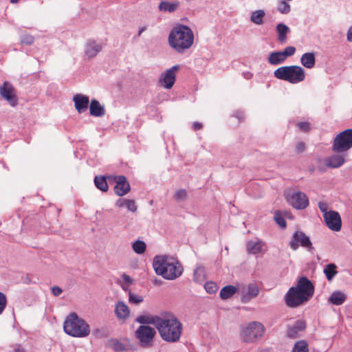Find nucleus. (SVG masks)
<instances>
[{"label":"nucleus","instance_id":"nucleus-25","mask_svg":"<svg viewBox=\"0 0 352 352\" xmlns=\"http://www.w3.org/2000/svg\"><path fill=\"white\" fill-rule=\"evenodd\" d=\"M344 162V159L342 155H333L325 159V165L331 168H338Z\"/></svg>","mask_w":352,"mask_h":352},{"label":"nucleus","instance_id":"nucleus-14","mask_svg":"<svg viewBox=\"0 0 352 352\" xmlns=\"http://www.w3.org/2000/svg\"><path fill=\"white\" fill-rule=\"evenodd\" d=\"M323 217L327 226L330 230L336 232H338L341 230L342 220L338 212L330 210L328 213H326Z\"/></svg>","mask_w":352,"mask_h":352},{"label":"nucleus","instance_id":"nucleus-34","mask_svg":"<svg viewBox=\"0 0 352 352\" xmlns=\"http://www.w3.org/2000/svg\"><path fill=\"white\" fill-rule=\"evenodd\" d=\"M265 15V12L263 10H257L252 12L250 21L256 25H262L263 23V17Z\"/></svg>","mask_w":352,"mask_h":352},{"label":"nucleus","instance_id":"nucleus-21","mask_svg":"<svg viewBox=\"0 0 352 352\" xmlns=\"http://www.w3.org/2000/svg\"><path fill=\"white\" fill-rule=\"evenodd\" d=\"M180 6V2L178 0H173V1H162L159 6L158 9L160 12H175Z\"/></svg>","mask_w":352,"mask_h":352},{"label":"nucleus","instance_id":"nucleus-22","mask_svg":"<svg viewBox=\"0 0 352 352\" xmlns=\"http://www.w3.org/2000/svg\"><path fill=\"white\" fill-rule=\"evenodd\" d=\"M102 49V46L100 43H97L95 41H88L85 50V55L89 58L95 57Z\"/></svg>","mask_w":352,"mask_h":352},{"label":"nucleus","instance_id":"nucleus-12","mask_svg":"<svg viewBox=\"0 0 352 352\" xmlns=\"http://www.w3.org/2000/svg\"><path fill=\"white\" fill-rule=\"evenodd\" d=\"M179 69V65H176L162 74L159 80L160 85L168 89L172 88L176 80L175 72Z\"/></svg>","mask_w":352,"mask_h":352},{"label":"nucleus","instance_id":"nucleus-29","mask_svg":"<svg viewBox=\"0 0 352 352\" xmlns=\"http://www.w3.org/2000/svg\"><path fill=\"white\" fill-rule=\"evenodd\" d=\"M268 62L272 65H278L285 60V58L280 51L273 52L268 56Z\"/></svg>","mask_w":352,"mask_h":352},{"label":"nucleus","instance_id":"nucleus-51","mask_svg":"<svg viewBox=\"0 0 352 352\" xmlns=\"http://www.w3.org/2000/svg\"><path fill=\"white\" fill-rule=\"evenodd\" d=\"M305 144L303 142H298L296 145V151L297 153H300L305 151Z\"/></svg>","mask_w":352,"mask_h":352},{"label":"nucleus","instance_id":"nucleus-56","mask_svg":"<svg viewBox=\"0 0 352 352\" xmlns=\"http://www.w3.org/2000/svg\"><path fill=\"white\" fill-rule=\"evenodd\" d=\"M122 279L125 283H126L129 285L131 284L133 282V279L129 275L125 274L122 275Z\"/></svg>","mask_w":352,"mask_h":352},{"label":"nucleus","instance_id":"nucleus-32","mask_svg":"<svg viewBox=\"0 0 352 352\" xmlns=\"http://www.w3.org/2000/svg\"><path fill=\"white\" fill-rule=\"evenodd\" d=\"M323 272L329 281H331L338 274L337 266L334 263H329L325 265Z\"/></svg>","mask_w":352,"mask_h":352},{"label":"nucleus","instance_id":"nucleus-50","mask_svg":"<svg viewBox=\"0 0 352 352\" xmlns=\"http://www.w3.org/2000/svg\"><path fill=\"white\" fill-rule=\"evenodd\" d=\"M51 290H52V294L54 296H58L63 292V289L60 287H59L58 286H53L51 288Z\"/></svg>","mask_w":352,"mask_h":352},{"label":"nucleus","instance_id":"nucleus-57","mask_svg":"<svg viewBox=\"0 0 352 352\" xmlns=\"http://www.w3.org/2000/svg\"><path fill=\"white\" fill-rule=\"evenodd\" d=\"M346 39L349 42H352V25L347 30Z\"/></svg>","mask_w":352,"mask_h":352},{"label":"nucleus","instance_id":"nucleus-41","mask_svg":"<svg viewBox=\"0 0 352 352\" xmlns=\"http://www.w3.org/2000/svg\"><path fill=\"white\" fill-rule=\"evenodd\" d=\"M144 298L140 295H137L131 292L129 293V302L131 304L138 305L143 302Z\"/></svg>","mask_w":352,"mask_h":352},{"label":"nucleus","instance_id":"nucleus-30","mask_svg":"<svg viewBox=\"0 0 352 352\" xmlns=\"http://www.w3.org/2000/svg\"><path fill=\"white\" fill-rule=\"evenodd\" d=\"M109 346L111 347L115 352H124L129 350L122 342L116 338H111L108 341Z\"/></svg>","mask_w":352,"mask_h":352},{"label":"nucleus","instance_id":"nucleus-2","mask_svg":"<svg viewBox=\"0 0 352 352\" xmlns=\"http://www.w3.org/2000/svg\"><path fill=\"white\" fill-rule=\"evenodd\" d=\"M156 329L162 339L167 342L179 341L183 331L182 324L170 312L162 313V317Z\"/></svg>","mask_w":352,"mask_h":352},{"label":"nucleus","instance_id":"nucleus-6","mask_svg":"<svg viewBox=\"0 0 352 352\" xmlns=\"http://www.w3.org/2000/svg\"><path fill=\"white\" fill-rule=\"evenodd\" d=\"M274 75L277 79L285 80L292 84L298 83L305 78V70L297 65L278 67L274 72Z\"/></svg>","mask_w":352,"mask_h":352},{"label":"nucleus","instance_id":"nucleus-31","mask_svg":"<svg viewBox=\"0 0 352 352\" xmlns=\"http://www.w3.org/2000/svg\"><path fill=\"white\" fill-rule=\"evenodd\" d=\"M206 278L204 267L199 265L196 267L193 273V280L195 282L201 284Z\"/></svg>","mask_w":352,"mask_h":352},{"label":"nucleus","instance_id":"nucleus-24","mask_svg":"<svg viewBox=\"0 0 352 352\" xmlns=\"http://www.w3.org/2000/svg\"><path fill=\"white\" fill-rule=\"evenodd\" d=\"M301 64L307 69H311L315 66L316 56L314 52H307L300 58Z\"/></svg>","mask_w":352,"mask_h":352},{"label":"nucleus","instance_id":"nucleus-17","mask_svg":"<svg viewBox=\"0 0 352 352\" xmlns=\"http://www.w3.org/2000/svg\"><path fill=\"white\" fill-rule=\"evenodd\" d=\"M73 101L76 111L79 113H84L88 108L89 102V97L80 94H77L74 96Z\"/></svg>","mask_w":352,"mask_h":352},{"label":"nucleus","instance_id":"nucleus-4","mask_svg":"<svg viewBox=\"0 0 352 352\" xmlns=\"http://www.w3.org/2000/svg\"><path fill=\"white\" fill-rule=\"evenodd\" d=\"M169 45L178 53H183L189 49L194 41L192 30L187 25L175 26L169 33Z\"/></svg>","mask_w":352,"mask_h":352},{"label":"nucleus","instance_id":"nucleus-61","mask_svg":"<svg viewBox=\"0 0 352 352\" xmlns=\"http://www.w3.org/2000/svg\"><path fill=\"white\" fill-rule=\"evenodd\" d=\"M161 283V280H157V279L155 280V284H160Z\"/></svg>","mask_w":352,"mask_h":352},{"label":"nucleus","instance_id":"nucleus-18","mask_svg":"<svg viewBox=\"0 0 352 352\" xmlns=\"http://www.w3.org/2000/svg\"><path fill=\"white\" fill-rule=\"evenodd\" d=\"M114 313L118 320H125L129 318L130 309L123 301L120 300L116 304Z\"/></svg>","mask_w":352,"mask_h":352},{"label":"nucleus","instance_id":"nucleus-53","mask_svg":"<svg viewBox=\"0 0 352 352\" xmlns=\"http://www.w3.org/2000/svg\"><path fill=\"white\" fill-rule=\"evenodd\" d=\"M234 117L238 118V120L241 122L244 120V113L241 111H236L234 112Z\"/></svg>","mask_w":352,"mask_h":352},{"label":"nucleus","instance_id":"nucleus-9","mask_svg":"<svg viewBox=\"0 0 352 352\" xmlns=\"http://www.w3.org/2000/svg\"><path fill=\"white\" fill-rule=\"evenodd\" d=\"M264 327L258 322L250 323L241 333V337L245 342H252L263 336Z\"/></svg>","mask_w":352,"mask_h":352},{"label":"nucleus","instance_id":"nucleus-11","mask_svg":"<svg viewBox=\"0 0 352 352\" xmlns=\"http://www.w3.org/2000/svg\"><path fill=\"white\" fill-rule=\"evenodd\" d=\"M287 202L294 208L302 210L309 205V200L307 195L300 191L294 192L287 195Z\"/></svg>","mask_w":352,"mask_h":352},{"label":"nucleus","instance_id":"nucleus-38","mask_svg":"<svg viewBox=\"0 0 352 352\" xmlns=\"http://www.w3.org/2000/svg\"><path fill=\"white\" fill-rule=\"evenodd\" d=\"M277 10L281 14H287L291 11V6L286 0H280L278 2Z\"/></svg>","mask_w":352,"mask_h":352},{"label":"nucleus","instance_id":"nucleus-3","mask_svg":"<svg viewBox=\"0 0 352 352\" xmlns=\"http://www.w3.org/2000/svg\"><path fill=\"white\" fill-rule=\"evenodd\" d=\"M153 267L157 275L166 280H175L184 271L177 259L167 255H157L154 257Z\"/></svg>","mask_w":352,"mask_h":352},{"label":"nucleus","instance_id":"nucleus-33","mask_svg":"<svg viewBox=\"0 0 352 352\" xmlns=\"http://www.w3.org/2000/svg\"><path fill=\"white\" fill-rule=\"evenodd\" d=\"M94 184L98 189L102 192H107L109 189L107 178L105 176H96L94 178Z\"/></svg>","mask_w":352,"mask_h":352},{"label":"nucleus","instance_id":"nucleus-43","mask_svg":"<svg viewBox=\"0 0 352 352\" xmlns=\"http://www.w3.org/2000/svg\"><path fill=\"white\" fill-rule=\"evenodd\" d=\"M34 37L28 34H21L20 36V41L23 44L25 45H31L34 43Z\"/></svg>","mask_w":352,"mask_h":352},{"label":"nucleus","instance_id":"nucleus-1","mask_svg":"<svg viewBox=\"0 0 352 352\" xmlns=\"http://www.w3.org/2000/svg\"><path fill=\"white\" fill-rule=\"evenodd\" d=\"M314 294V286L305 276L300 277L296 286L289 289L285 296L286 305L291 308L297 307L308 301Z\"/></svg>","mask_w":352,"mask_h":352},{"label":"nucleus","instance_id":"nucleus-27","mask_svg":"<svg viewBox=\"0 0 352 352\" xmlns=\"http://www.w3.org/2000/svg\"><path fill=\"white\" fill-rule=\"evenodd\" d=\"M278 40L280 43H284L287 41V34L290 32L289 28L284 23H280L276 25Z\"/></svg>","mask_w":352,"mask_h":352},{"label":"nucleus","instance_id":"nucleus-20","mask_svg":"<svg viewBox=\"0 0 352 352\" xmlns=\"http://www.w3.org/2000/svg\"><path fill=\"white\" fill-rule=\"evenodd\" d=\"M306 327L305 322L302 320H296L292 326L287 328V335L290 338H296L299 333L304 331Z\"/></svg>","mask_w":352,"mask_h":352},{"label":"nucleus","instance_id":"nucleus-37","mask_svg":"<svg viewBox=\"0 0 352 352\" xmlns=\"http://www.w3.org/2000/svg\"><path fill=\"white\" fill-rule=\"evenodd\" d=\"M308 344L305 340L296 342L292 349V352H308Z\"/></svg>","mask_w":352,"mask_h":352},{"label":"nucleus","instance_id":"nucleus-19","mask_svg":"<svg viewBox=\"0 0 352 352\" xmlns=\"http://www.w3.org/2000/svg\"><path fill=\"white\" fill-rule=\"evenodd\" d=\"M162 314L157 315H140L135 319V322L141 324L142 325L153 324L157 328V324L160 320Z\"/></svg>","mask_w":352,"mask_h":352},{"label":"nucleus","instance_id":"nucleus-39","mask_svg":"<svg viewBox=\"0 0 352 352\" xmlns=\"http://www.w3.org/2000/svg\"><path fill=\"white\" fill-rule=\"evenodd\" d=\"M274 219L276 223L281 228H285L287 226L286 221L283 217L282 216L280 211L277 210L274 213Z\"/></svg>","mask_w":352,"mask_h":352},{"label":"nucleus","instance_id":"nucleus-16","mask_svg":"<svg viewBox=\"0 0 352 352\" xmlns=\"http://www.w3.org/2000/svg\"><path fill=\"white\" fill-rule=\"evenodd\" d=\"M114 179L116 183L114 186V192L118 196H124L131 190V186L125 176L118 175L115 177Z\"/></svg>","mask_w":352,"mask_h":352},{"label":"nucleus","instance_id":"nucleus-59","mask_svg":"<svg viewBox=\"0 0 352 352\" xmlns=\"http://www.w3.org/2000/svg\"><path fill=\"white\" fill-rule=\"evenodd\" d=\"M243 75H244V77L247 79H250L252 76V74L250 72L244 73Z\"/></svg>","mask_w":352,"mask_h":352},{"label":"nucleus","instance_id":"nucleus-58","mask_svg":"<svg viewBox=\"0 0 352 352\" xmlns=\"http://www.w3.org/2000/svg\"><path fill=\"white\" fill-rule=\"evenodd\" d=\"M146 26L140 28L139 30H138V36H140L141 35V34L146 30Z\"/></svg>","mask_w":352,"mask_h":352},{"label":"nucleus","instance_id":"nucleus-60","mask_svg":"<svg viewBox=\"0 0 352 352\" xmlns=\"http://www.w3.org/2000/svg\"><path fill=\"white\" fill-rule=\"evenodd\" d=\"M19 1V0H10V2H11L12 3H17Z\"/></svg>","mask_w":352,"mask_h":352},{"label":"nucleus","instance_id":"nucleus-35","mask_svg":"<svg viewBox=\"0 0 352 352\" xmlns=\"http://www.w3.org/2000/svg\"><path fill=\"white\" fill-rule=\"evenodd\" d=\"M261 243L260 241H249L247 243V250L250 253L256 254L261 251Z\"/></svg>","mask_w":352,"mask_h":352},{"label":"nucleus","instance_id":"nucleus-54","mask_svg":"<svg viewBox=\"0 0 352 352\" xmlns=\"http://www.w3.org/2000/svg\"><path fill=\"white\" fill-rule=\"evenodd\" d=\"M12 352H25V350L21 346V344H15Z\"/></svg>","mask_w":352,"mask_h":352},{"label":"nucleus","instance_id":"nucleus-55","mask_svg":"<svg viewBox=\"0 0 352 352\" xmlns=\"http://www.w3.org/2000/svg\"><path fill=\"white\" fill-rule=\"evenodd\" d=\"M202 127H203V125L201 122H195L192 124V129L194 131L199 130V129H202Z\"/></svg>","mask_w":352,"mask_h":352},{"label":"nucleus","instance_id":"nucleus-15","mask_svg":"<svg viewBox=\"0 0 352 352\" xmlns=\"http://www.w3.org/2000/svg\"><path fill=\"white\" fill-rule=\"evenodd\" d=\"M260 289L256 283H250L247 288L243 287L241 290V298L243 303H248L253 298L258 296Z\"/></svg>","mask_w":352,"mask_h":352},{"label":"nucleus","instance_id":"nucleus-52","mask_svg":"<svg viewBox=\"0 0 352 352\" xmlns=\"http://www.w3.org/2000/svg\"><path fill=\"white\" fill-rule=\"evenodd\" d=\"M126 201V199H118L116 202V206L118 208H122L125 206Z\"/></svg>","mask_w":352,"mask_h":352},{"label":"nucleus","instance_id":"nucleus-7","mask_svg":"<svg viewBox=\"0 0 352 352\" xmlns=\"http://www.w3.org/2000/svg\"><path fill=\"white\" fill-rule=\"evenodd\" d=\"M155 335V329L149 325H140L135 331V336L142 348L151 347Z\"/></svg>","mask_w":352,"mask_h":352},{"label":"nucleus","instance_id":"nucleus-5","mask_svg":"<svg viewBox=\"0 0 352 352\" xmlns=\"http://www.w3.org/2000/svg\"><path fill=\"white\" fill-rule=\"evenodd\" d=\"M63 330L67 335L75 338H85L90 333L89 325L74 312L70 313L66 317Z\"/></svg>","mask_w":352,"mask_h":352},{"label":"nucleus","instance_id":"nucleus-26","mask_svg":"<svg viewBox=\"0 0 352 352\" xmlns=\"http://www.w3.org/2000/svg\"><path fill=\"white\" fill-rule=\"evenodd\" d=\"M346 299V295L340 291L333 292L329 296L328 301L334 305H342Z\"/></svg>","mask_w":352,"mask_h":352},{"label":"nucleus","instance_id":"nucleus-40","mask_svg":"<svg viewBox=\"0 0 352 352\" xmlns=\"http://www.w3.org/2000/svg\"><path fill=\"white\" fill-rule=\"evenodd\" d=\"M204 288L207 293L212 294L217 292L219 287L214 282L208 281L205 283Z\"/></svg>","mask_w":352,"mask_h":352},{"label":"nucleus","instance_id":"nucleus-44","mask_svg":"<svg viewBox=\"0 0 352 352\" xmlns=\"http://www.w3.org/2000/svg\"><path fill=\"white\" fill-rule=\"evenodd\" d=\"M296 52V48L293 46H289L285 48V50L281 52L283 54L285 58L286 59L288 56H292Z\"/></svg>","mask_w":352,"mask_h":352},{"label":"nucleus","instance_id":"nucleus-47","mask_svg":"<svg viewBox=\"0 0 352 352\" xmlns=\"http://www.w3.org/2000/svg\"><path fill=\"white\" fill-rule=\"evenodd\" d=\"M7 304L6 296L2 292H0V314L3 311Z\"/></svg>","mask_w":352,"mask_h":352},{"label":"nucleus","instance_id":"nucleus-28","mask_svg":"<svg viewBox=\"0 0 352 352\" xmlns=\"http://www.w3.org/2000/svg\"><path fill=\"white\" fill-rule=\"evenodd\" d=\"M237 292V288L234 285H226L223 287L219 293L220 298L222 300H227L231 298Z\"/></svg>","mask_w":352,"mask_h":352},{"label":"nucleus","instance_id":"nucleus-45","mask_svg":"<svg viewBox=\"0 0 352 352\" xmlns=\"http://www.w3.org/2000/svg\"><path fill=\"white\" fill-rule=\"evenodd\" d=\"M125 206L129 211L135 212L137 210V206L133 199H127Z\"/></svg>","mask_w":352,"mask_h":352},{"label":"nucleus","instance_id":"nucleus-46","mask_svg":"<svg viewBox=\"0 0 352 352\" xmlns=\"http://www.w3.org/2000/svg\"><path fill=\"white\" fill-rule=\"evenodd\" d=\"M297 126L298 129L303 131V132H307L310 130L311 126L310 124L307 122H300L297 123Z\"/></svg>","mask_w":352,"mask_h":352},{"label":"nucleus","instance_id":"nucleus-13","mask_svg":"<svg viewBox=\"0 0 352 352\" xmlns=\"http://www.w3.org/2000/svg\"><path fill=\"white\" fill-rule=\"evenodd\" d=\"M0 95L7 100L12 107H15L18 104L14 88L11 83L7 81L3 83L0 87Z\"/></svg>","mask_w":352,"mask_h":352},{"label":"nucleus","instance_id":"nucleus-8","mask_svg":"<svg viewBox=\"0 0 352 352\" xmlns=\"http://www.w3.org/2000/svg\"><path fill=\"white\" fill-rule=\"evenodd\" d=\"M352 147V129H347L335 138L332 150L336 153L345 152Z\"/></svg>","mask_w":352,"mask_h":352},{"label":"nucleus","instance_id":"nucleus-42","mask_svg":"<svg viewBox=\"0 0 352 352\" xmlns=\"http://www.w3.org/2000/svg\"><path fill=\"white\" fill-rule=\"evenodd\" d=\"M188 194L185 189H180L177 190L174 194V198L175 200L184 201L187 198Z\"/></svg>","mask_w":352,"mask_h":352},{"label":"nucleus","instance_id":"nucleus-10","mask_svg":"<svg viewBox=\"0 0 352 352\" xmlns=\"http://www.w3.org/2000/svg\"><path fill=\"white\" fill-rule=\"evenodd\" d=\"M300 245L307 248H313L309 237L302 231H296L289 242V246L293 250H296Z\"/></svg>","mask_w":352,"mask_h":352},{"label":"nucleus","instance_id":"nucleus-49","mask_svg":"<svg viewBox=\"0 0 352 352\" xmlns=\"http://www.w3.org/2000/svg\"><path fill=\"white\" fill-rule=\"evenodd\" d=\"M318 208L323 213V216L325 215L326 213H328L329 211L327 210L328 206L327 203L323 201H320L318 203Z\"/></svg>","mask_w":352,"mask_h":352},{"label":"nucleus","instance_id":"nucleus-36","mask_svg":"<svg viewBox=\"0 0 352 352\" xmlns=\"http://www.w3.org/2000/svg\"><path fill=\"white\" fill-rule=\"evenodd\" d=\"M133 250L138 254L144 253L146 249V245L143 241L137 240L132 244Z\"/></svg>","mask_w":352,"mask_h":352},{"label":"nucleus","instance_id":"nucleus-23","mask_svg":"<svg viewBox=\"0 0 352 352\" xmlns=\"http://www.w3.org/2000/svg\"><path fill=\"white\" fill-rule=\"evenodd\" d=\"M89 113L93 116L102 117L105 115V109L97 100L92 99L89 104Z\"/></svg>","mask_w":352,"mask_h":352},{"label":"nucleus","instance_id":"nucleus-48","mask_svg":"<svg viewBox=\"0 0 352 352\" xmlns=\"http://www.w3.org/2000/svg\"><path fill=\"white\" fill-rule=\"evenodd\" d=\"M92 335L98 338H102L107 336L104 331L102 329H96L93 330Z\"/></svg>","mask_w":352,"mask_h":352}]
</instances>
